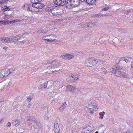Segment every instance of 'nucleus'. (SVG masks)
I'll return each instance as SVG.
<instances>
[{
	"label": "nucleus",
	"instance_id": "obj_1",
	"mask_svg": "<svg viewBox=\"0 0 133 133\" xmlns=\"http://www.w3.org/2000/svg\"><path fill=\"white\" fill-rule=\"evenodd\" d=\"M58 10L56 8V6H53L46 8V11L48 15H59L60 13L58 12Z\"/></svg>",
	"mask_w": 133,
	"mask_h": 133
},
{
	"label": "nucleus",
	"instance_id": "obj_2",
	"mask_svg": "<svg viewBox=\"0 0 133 133\" xmlns=\"http://www.w3.org/2000/svg\"><path fill=\"white\" fill-rule=\"evenodd\" d=\"M79 0H67L66 7L69 9L78 6L79 4Z\"/></svg>",
	"mask_w": 133,
	"mask_h": 133
},
{
	"label": "nucleus",
	"instance_id": "obj_3",
	"mask_svg": "<svg viewBox=\"0 0 133 133\" xmlns=\"http://www.w3.org/2000/svg\"><path fill=\"white\" fill-rule=\"evenodd\" d=\"M85 110L89 111V112L93 114L94 112L98 110L97 106L94 104H90L88 105L85 108Z\"/></svg>",
	"mask_w": 133,
	"mask_h": 133
},
{
	"label": "nucleus",
	"instance_id": "obj_4",
	"mask_svg": "<svg viewBox=\"0 0 133 133\" xmlns=\"http://www.w3.org/2000/svg\"><path fill=\"white\" fill-rule=\"evenodd\" d=\"M98 62L97 60L93 57H91L87 59L85 62V64L86 66L91 67L96 64Z\"/></svg>",
	"mask_w": 133,
	"mask_h": 133
},
{
	"label": "nucleus",
	"instance_id": "obj_5",
	"mask_svg": "<svg viewBox=\"0 0 133 133\" xmlns=\"http://www.w3.org/2000/svg\"><path fill=\"white\" fill-rule=\"evenodd\" d=\"M121 69L115 66L114 67L110 69V71L112 73L114 74L117 77L121 76L122 72L120 71Z\"/></svg>",
	"mask_w": 133,
	"mask_h": 133
},
{
	"label": "nucleus",
	"instance_id": "obj_6",
	"mask_svg": "<svg viewBox=\"0 0 133 133\" xmlns=\"http://www.w3.org/2000/svg\"><path fill=\"white\" fill-rule=\"evenodd\" d=\"M93 131V128L90 126H88L84 128L81 133H92L91 132Z\"/></svg>",
	"mask_w": 133,
	"mask_h": 133
},
{
	"label": "nucleus",
	"instance_id": "obj_7",
	"mask_svg": "<svg viewBox=\"0 0 133 133\" xmlns=\"http://www.w3.org/2000/svg\"><path fill=\"white\" fill-rule=\"evenodd\" d=\"M79 74H74L71 75V77H69L68 79H70V81H75L78 79L79 78Z\"/></svg>",
	"mask_w": 133,
	"mask_h": 133
},
{
	"label": "nucleus",
	"instance_id": "obj_8",
	"mask_svg": "<svg viewBox=\"0 0 133 133\" xmlns=\"http://www.w3.org/2000/svg\"><path fill=\"white\" fill-rule=\"evenodd\" d=\"M32 6L38 9H41L44 7V5L39 3H32Z\"/></svg>",
	"mask_w": 133,
	"mask_h": 133
},
{
	"label": "nucleus",
	"instance_id": "obj_9",
	"mask_svg": "<svg viewBox=\"0 0 133 133\" xmlns=\"http://www.w3.org/2000/svg\"><path fill=\"white\" fill-rule=\"evenodd\" d=\"M55 3L57 5H63L65 3L66 0H55Z\"/></svg>",
	"mask_w": 133,
	"mask_h": 133
},
{
	"label": "nucleus",
	"instance_id": "obj_10",
	"mask_svg": "<svg viewBox=\"0 0 133 133\" xmlns=\"http://www.w3.org/2000/svg\"><path fill=\"white\" fill-rule=\"evenodd\" d=\"M75 89V87L72 85H68L65 88L66 91L74 92Z\"/></svg>",
	"mask_w": 133,
	"mask_h": 133
},
{
	"label": "nucleus",
	"instance_id": "obj_11",
	"mask_svg": "<svg viewBox=\"0 0 133 133\" xmlns=\"http://www.w3.org/2000/svg\"><path fill=\"white\" fill-rule=\"evenodd\" d=\"M54 132L56 133H58L60 130L58 123H55L54 124Z\"/></svg>",
	"mask_w": 133,
	"mask_h": 133
},
{
	"label": "nucleus",
	"instance_id": "obj_12",
	"mask_svg": "<svg viewBox=\"0 0 133 133\" xmlns=\"http://www.w3.org/2000/svg\"><path fill=\"white\" fill-rule=\"evenodd\" d=\"M10 71L8 68H6L2 70V73L3 74H4L5 76L6 77L10 74Z\"/></svg>",
	"mask_w": 133,
	"mask_h": 133
},
{
	"label": "nucleus",
	"instance_id": "obj_13",
	"mask_svg": "<svg viewBox=\"0 0 133 133\" xmlns=\"http://www.w3.org/2000/svg\"><path fill=\"white\" fill-rule=\"evenodd\" d=\"M12 124L14 126L17 127L20 124V122L18 119H15L12 121Z\"/></svg>",
	"mask_w": 133,
	"mask_h": 133
},
{
	"label": "nucleus",
	"instance_id": "obj_14",
	"mask_svg": "<svg viewBox=\"0 0 133 133\" xmlns=\"http://www.w3.org/2000/svg\"><path fill=\"white\" fill-rule=\"evenodd\" d=\"M23 9L27 11H31V10H30V7L29 5L25 4H24L22 7Z\"/></svg>",
	"mask_w": 133,
	"mask_h": 133
},
{
	"label": "nucleus",
	"instance_id": "obj_15",
	"mask_svg": "<svg viewBox=\"0 0 133 133\" xmlns=\"http://www.w3.org/2000/svg\"><path fill=\"white\" fill-rule=\"evenodd\" d=\"M86 1L87 3L89 5H94L96 3V0H87Z\"/></svg>",
	"mask_w": 133,
	"mask_h": 133
},
{
	"label": "nucleus",
	"instance_id": "obj_16",
	"mask_svg": "<svg viewBox=\"0 0 133 133\" xmlns=\"http://www.w3.org/2000/svg\"><path fill=\"white\" fill-rule=\"evenodd\" d=\"M66 104L65 102H64L59 108V110L61 111H63L66 107Z\"/></svg>",
	"mask_w": 133,
	"mask_h": 133
},
{
	"label": "nucleus",
	"instance_id": "obj_17",
	"mask_svg": "<svg viewBox=\"0 0 133 133\" xmlns=\"http://www.w3.org/2000/svg\"><path fill=\"white\" fill-rule=\"evenodd\" d=\"M30 121L31 122V123L33 125L34 127H35L36 125H37L39 124V122H38L37 120H32L30 119Z\"/></svg>",
	"mask_w": 133,
	"mask_h": 133
},
{
	"label": "nucleus",
	"instance_id": "obj_18",
	"mask_svg": "<svg viewBox=\"0 0 133 133\" xmlns=\"http://www.w3.org/2000/svg\"><path fill=\"white\" fill-rule=\"evenodd\" d=\"M66 59L69 60L73 58L74 56V55L73 54H66Z\"/></svg>",
	"mask_w": 133,
	"mask_h": 133
},
{
	"label": "nucleus",
	"instance_id": "obj_19",
	"mask_svg": "<svg viewBox=\"0 0 133 133\" xmlns=\"http://www.w3.org/2000/svg\"><path fill=\"white\" fill-rule=\"evenodd\" d=\"M53 66V65L52 64L48 67L47 68V69L49 70L51 72H54L55 71H56V70H54V69Z\"/></svg>",
	"mask_w": 133,
	"mask_h": 133
},
{
	"label": "nucleus",
	"instance_id": "obj_20",
	"mask_svg": "<svg viewBox=\"0 0 133 133\" xmlns=\"http://www.w3.org/2000/svg\"><path fill=\"white\" fill-rule=\"evenodd\" d=\"M108 15H107L106 14H95L94 15H93V16L94 17H97L98 16L99 17H101L102 16L106 17H107L108 16Z\"/></svg>",
	"mask_w": 133,
	"mask_h": 133
},
{
	"label": "nucleus",
	"instance_id": "obj_21",
	"mask_svg": "<svg viewBox=\"0 0 133 133\" xmlns=\"http://www.w3.org/2000/svg\"><path fill=\"white\" fill-rule=\"evenodd\" d=\"M5 43H11L10 37H5Z\"/></svg>",
	"mask_w": 133,
	"mask_h": 133
},
{
	"label": "nucleus",
	"instance_id": "obj_22",
	"mask_svg": "<svg viewBox=\"0 0 133 133\" xmlns=\"http://www.w3.org/2000/svg\"><path fill=\"white\" fill-rule=\"evenodd\" d=\"M47 86V83H45L43 84H41V89H44L46 88Z\"/></svg>",
	"mask_w": 133,
	"mask_h": 133
},
{
	"label": "nucleus",
	"instance_id": "obj_23",
	"mask_svg": "<svg viewBox=\"0 0 133 133\" xmlns=\"http://www.w3.org/2000/svg\"><path fill=\"white\" fill-rule=\"evenodd\" d=\"M11 42H16L18 40V39L16 37H10Z\"/></svg>",
	"mask_w": 133,
	"mask_h": 133
},
{
	"label": "nucleus",
	"instance_id": "obj_24",
	"mask_svg": "<svg viewBox=\"0 0 133 133\" xmlns=\"http://www.w3.org/2000/svg\"><path fill=\"white\" fill-rule=\"evenodd\" d=\"M105 114V112L104 111H103L101 112H100L99 114V118L101 119H102Z\"/></svg>",
	"mask_w": 133,
	"mask_h": 133
},
{
	"label": "nucleus",
	"instance_id": "obj_25",
	"mask_svg": "<svg viewBox=\"0 0 133 133\" xmlns=\"http://www.w3.org/2000/svg\"><path fill=\"white\" fill-rule=\"evenodd\" d=\"M121 60L122 61H125L126 62H129L131 61V59L130 58H128L127 59L125 58H121Z\"/></svg>",
	"mask_w": 133,
	"mask_h": 133
},
{
	"label": "nucleus",
	"instance_id": "obj_26",
	"mask_svg": "<svg viewBox=\"0 0 133 133\" xmlns=\"http://www.w3.org/2000/svg\"><path fill=\"white\" fill-rule=\"evenodd\" d=\"M124 78H128L129 77V75L128 74L125 72H122L121 76Z\"/></svg>",
	"mask_w": 133,
	"mask_h": 133
},
{
	"label": "nucleus",
	"instance_id": "obj_27",
	"mask_svg": "<svg viewBox=\"0 0 133 133\" xmlns=\"http://www.w3.org/2000/svg\"><path fill=\"white\" fill-rule=\"evenodd\" d=\"M61 63L59 64H53V67H54V69H56L59 66H61Z\"/></svg>",
	"mask_w": 133,
	"mask_h": 133
},
{
	"label": "nucleus",
	"instance_id": "obj_28",
	"mask_svg": "<svg viewBox=\"0 0 133 133\" xmlns=\"http://www.w3.org/2000/svg\"><path fill=\"white\" fill-rule=\"evenodd\" d=\"M2 73V70L0 72V79H2L3 78H5V75L4 74H3Z\"/></svg>",
	"mask_w": 133,
	"mask_h": 133
},
{
	"label": "nucleus",
	"instance_id": "obj_29",
	"mask_svg": "<svg viewBox=\"0 0 133 133\" xmlns=\"http://www.w3.org/2000/svg\"><path fill=\"white\" fill-rule=\"evenodd\" d=\"M55 95V93L53 91L49 92L48 94V95L49 96L51 97H52L54 96Z\"/></svg>",
	"mask_w": 133,
	"mask_h": 133
},
{
	"label": "nucleus",
	"instance_id": "obj_30",
	"mask_svg": "<svg viewBox=\"0 0 133 133\" xmlns=\"http://www.w3.org/2000/svg\"><path fill=\"white\" fill-rule=\"evenodd\" d=\"M20 21V20H18V19H16L15 20H14V21H9V24H11V23H13L15 22H19Z\"/></svg>",
	"mask_w": 133,
	"mask_h": 133
},
{
	"label": "nucleus",
	"instance_id": "obj_31",
	"mask_svg": "<svg viewBox=\"0 0 133 133\" xmlns=\"http://www.w3.org/2000/svg\"><path fill=\"white\" fill-rule=\"evenodd\" d=\"M43 39L44 40H46L47 41H48V42H53L54 40H55V39H53L51 38H50V39H46V38H43Z\"/></svg>",
	"mask_w": 133,
	"mask_h": 133
},
{
	"label": "nucleus",
	"instance_id": "obj_32",
	"mask_svg": "<svg viewBox=\"0 0 133 133\" xmlns=\"http://www.w3.org/2000/svg\"><path fill=\"white\" fill-rule=\"evenodd\" d=\"M42 0H31L32 3H38L40 2Z\"/></svg>",
	"mask_w": 133,
	"mask_h": 133
},
{
	"label": "nucleus",
	"instance_id": "obj_33",
	"mask_svg": "<svg viewBox=\"0 0 133 133\" xmlns=\"http://www.w3.org/2000/svg\"><path fill=\"white\" fill-rule=\"evenodd\" d=\"M38 32L40 33H46L48 32L47 30H45L44 29L39 30H38Z\"/></svg>",
	"mask_w": 133,
	"mask_h": 133
},
{
	"label": "nucleus",
	"instance_id": "obj_34",
	"mask_svg": "<svg viewBox=\"0 0 133 133\" xmlns=\"http://www.w3.org/2000/svg\"><path fill=\"white\" fill-rule=\"evenodd\" d=\"M58 84V82H53L51 85L52 87H56L57 86Z\"/></svg>",
	"mask_w": 133,
	"mask_h": 133
},
{
	"label": "nucleus",
	"instance_id": "obj_35",
	"mask_svg": "<svg viewBox=\"0 0 133 133\" xmlns=\"http://www.w3.org/2000/svg\"><path fill=\"white\" fill-rule=\"evenodd\" d=\"M0 23L3 24H9V21H0Z\"/></svg>",
	"mask_w": 133,
	"mask_h": 133
},
{
	"label": "nucleus",
	"instance_id": "obj_36",
	"mask_svg": "<svg viewBox=\"0 0 133 133\" xmlns=\"http://www.w3.org/2000/svg\"><path fill=\"white\" fill-rule=\"evenodd\" d=\"M60 57V58L62 59H66V54L65 55H61Z\"/></svg>",
	"mask_w": 133,
	"mask_h": 133
},
{
	"label": "nucleus",
	"instance_id": "obj_37",
	"mask_svg": "<svg viewBox=\"0 0 133 133\" xmlns=\"http://www.w3.org/2000/svg\"><path fill=\"white\" fill-rule=\"evenodd\" d=\"M46 36H52L55 38H56L57 37L54 34H50L46 36H43V37H46Z\"/></svg>",
	"mask_w": 133,
	"mask_h": 133
},
{
	"label": "nucleus",
	"instance_id": "obj_38",
	"mask_svg": "<svg viewBox=\"0 0 133 133\" xmlns=\"http://www.w3.org/2000/svg\"><path fill=\"white\" fill-rule=\"evenodd\" d=\"M0 42L2 43H5V37H0Z\"/></svg>",
	"mask_w": 133,
	"mask_h": 133
},
{
	"label": "nucleus",
	"instance_id": "obj_39",
	"mask_svg": "<svg viewBox=\"0 0 133 133\" xmlns=\"http://www.w3.org/2000/svg\"><path fill=\"white\" fill-rule=\"evenodd\" d=\"M111 7V6H108L107 7L105 8H104L102 9V10L103 11H105L106 10H108L109 8Z\"/></svg>",
	"mask_w": 133,
	"mask_h": 133
},
{
	"label": "nucleus",
	"instance_id": "obj_40",
	"mask_svg": "<svg viewBox=\"0 0 133 133\" xmlns=\"http://www.w3.org/2000/svg\"><path fill=\"white\" fill-rule=\"evenodd\" d=\"M3 8L5 11H7V10L9 11L10 9L9 8L7 7L6 6H4Z\"/></svg>",
	"mask_w": 133,
	"mask_h": 133
},
{
	"label": "nucleus",
	"instance_id": "obj_41",
	"mask_svg": "<svg viewBox=\"0 0 133 133\" xmlns=\"http://www.w3.org/2000/svg\"><path fill=\"white\" fill-rule=\"evenodd\" d=\"M78 131L77 129H74L72 130L73 133H78Z\"/></svg>",
	"mask_w": 133,
	"mask_h": 133
},
{
	"label": "nucleus",
	"instance_id": "obj_42",
	"mask_svg": "<svg viewBox=\"0 0 133 133\" xmlns=\"http://www.w3.org/2000/svg\"><path fill=\"white\" fill-rule=\"evenodd\" d=\"M101 71H102V70H103V71H102V72L104 73V74H107V71L105 70V69H103V68H101Z\"/></svg>",
	"mask_w": 133,
	"mask_h": 133
},
{
	"label": "nucleus",
	"instance_id": "obj_43",
	"mask_svg": "<svg viewBox=\"0 0 133 133\" xmlns=\"http://www.w3.org/2000/svg\"><path fill=\"white\" fill-rule=\"evenodd\" d=\"M5 2V1L4 0L0 1V4H3Z\"/></svg>",
	"mask_w": 133,
	"mask_h": 133
},
{
	"label": "nucleus",
	"instance_id": "obj_44",
	"mask_svg": "<svg viewBox=\"0 0 133 133\" xmlns=\"http://www.w3.org/2000/svg\"><path fill=\"white\" fill-rule=\"evenodd\" d=\"M31 103H29L27 105V107L28 108H29L31 107Z\"/></svg>",
	"mask_w": 133,
	"mask_h": 133
},
{
	"label": "nucleus",
	"instance_id": "obj_45",
	"mask_svg": "<svg viewBox=\"0 0 133 133\" xmlns=\"http://www.w3.org/2000/svg\"><path fill=\"white\" fill-rule=\"evenodd\" d=\"M11 123L10 122H8L7 124V126L8 127H10L11 126Z\"/></svg>",
	"mask_w": 133,
	"mask_h": 133
},
{
	"label": "nucleus",
	"instance_id": "obj_46",
	"mask_svg": "<svg viewBox=\"0 0 133 133\" xmlns=\"http://www.w3.org/2000/svg\"><path fill=\"white\" fill-rule=\"evenodd\" d=\"M31 100V98L29 97L27 98V101H30Z\"/></svg>",
	"mask_w": 133,
	"mask_h": 133
},
{
	"label": "nucleus",
	"instance_id": "obj_47",
	"mask_svg": "<svg viewBox=\"0 0 133 133\" xmlns=\"http://www.w3.org/2000/svg\"><path fill=\"white\" fill-rule=\"evenodd\" d=\"M20 43L22 44H23L25 43V41H19L18 42V44H19V43Z\"/></svg>",
	"mask_w": 133,
	"mask_h": 133
},
{
	"label": "nucleus",
	"instance_id": "obj_48",
	"mask_svg": "<svg viewBox=\"0 0 133 133\" xmlns=\"http://www.w3.org/2000/svg\"><path fill=\"white\" fill-rule=\"evenodd\" d=\"M3 49H4L5 50H7L8 47H7L5 46L3 47Z\"/></svg>",
	"mask_w": 133,
	"mask_h": 133
},
{
	"label": "nucleus",
	"instance_id": "obj_49",
	"mask_svg": "<svg viewBox=\"0 0 133 133\" xmlns=\"http://www.w3.org/2000/svg\"><path fill=\"white\" fill-rule=\"evenodd\" d=\"M29 34V33L28 32H26L24 34H23V35H28Z\"/></svg>",
	"mask_w": 133,
	"mask_h": 133
},
{
	"label": "nucleus",
	"instance_id": "obj_50",
	"mask_svg": "<svg viewBox=\"0 0 133 133\" xmlns=\"http://www.w3.org/2000/svg\"><path fill=\"white\" fill-rule=\"evenodd\" d=\"M7 16V15H6L5 16V17L4 18L6 19H8V18L7 17H6V16Z\"/></svg>",
	"mask_w": 133,
	"mask_h": 133
},
{
	"label": "nucleus",
	"instance_id": "obj_51",
	"mask_svg": "<svg viewBox=\"0 0 133 133\" xmlns=\"http://www.w3.org/2000/svg\"><path fill=\"white\" fill-rule=\"evenodd\" d=\"M10 70H11V72H13V71H14V70H13V69H11Z\"/></svg>",
	"mask_w": 133,
	"mask_h": 133
},
{
	"label": "nucleus",
	"instance_id": "obj_52",
	"mask_svg": "<svg viewBox=\"0 0 133 133\" xmlns=\"http://www.w3.org/2000/svg\"><path fill=\"white\" fill-rule=\"evenodd\" d=\"M123 31V30H122L121 29V30L120 31H121V32H124V31Z\"/></svg>",
	"mask_w": 133,
	"mask_h": 133
},
{
	"label": "nucleus",
	"instance_id": "obj_53",
	"mask_svg": "<svg viewBox=\"0 0 133 133\" xmlns=\"http://www.w3.org/2000/svg\"><path fill=\"white\" fill-rule=\"evenodd\" d=\"M82 2H83L85 1V0H80Z\"/></svg>",
	"mask_w": 133,
	"mask_h": 133
},
{
	"label": "nucleus",
	"instance_id": "obj_54",
	"mask_svg": "<svg viewBox=\"0 0 133 133\" xmlns=\"http://www.w3.org/2000/svg\"><path fill=\"white\" fill-rule=\"evenodd\" d=\"M131 68H133V65H131Z\"/></svg>",
	"mask_w": 133,
	"mask_h": 133
},
{
	"label": "nucleus",
	"instance_id": "obj_55",
	"mask_svg": "<svg viewBox=\"0 0 133 133\" xmlns=\"http://www.w3.org/2000/svg\"><path fill=\"white\" fill-rule=\"evenodd\" d=\"M99 126L100 127H103V125L102 124H101Z\"/></svg>",
	"mask_w": 133,
	"mask_h": 133
},
{
	"label": "nucleus",
	"instance_id": "obj_56",
	"mask_svg": "<svg viewBox=\"0 0 133 133\" xmlns=\"http://www.w3.org/2000/svg\"><path fill=\"white\" fill-rule=\"evenodd\" d=\"M50 82H51L50 81H48L47 83H49Z\"/></svg>",
	"mask_w": 133,
	"mask_h": 133
},
{
	"label": "nucleus",
	"instance_id": "obj_57",
	"mask_svg": "<svg viewBox=\"0 0 133 133\" xmlns=\"http://www.w3.org/2000/svg\"><path fill=\"white\" fill-rule=\"evenodd\" d=\"M95 133H98V132L97 131H96Z\"/></svg>",
	"mask_w": 133,
	"mask_h": 133
},
{
	"label": "nucleus",
	"instance_id": "obj_58",
	"mask_svg": "<svg viewBox=\"0 0 133 133\" xmlns=\"http://www.w3.org/2000/svg\"><path fill=\"white\" fill-rule=\"evenodd\" d=\"M86 89H84V90H85Z\"/></svg>",
	"mask_w": 133,
	"mask_h": 133
}]
</instances>
